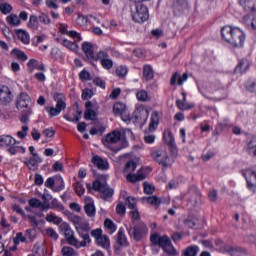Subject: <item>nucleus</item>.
Wrapping results in <instances>:
<instances>
[{
	"mask_svg": "<svg viewBox=\"0 0 256 256\" xmlns=\"http://www.w3.org/2000/svg\"><path fill=\"white\" fill-rule=\"evenodd\" d=\"M159 112L157 110L153 111L150 117V122L148 125V130H146V133H155L159 127Z\"/></svg>",
	"mask_w": 256,
	"mask_h": 256,
	"instance_id": "15",
	"label": "nucleus"
},
{
	"mask_svg": "<svg viewBox=\"0 0 256 256\" xmlns=\"http://www.w3.org/2000/svg\"><path fill=\"white\" fill-rule=\"evenodd\" d=\"M0 11L3 15H9L13 11V6L9 3H0Z\"/></svg>",
	"mask_w": 256,
	"mask_h": 256,
	"instance_id": "52",
	"label": "nucleus"
},
{
	"mask_svg": "<svg viewBox=\"0 0 256 256\" xmlns=\"http://www.w3.org/2000/svg\"><path fill=\"white\" fill-rule=\"evenodd\" d=\"M125 203H126L128 209H132V211L134 209H137V208H135V207H137V200H135V198L128 197V198H126V202Z\"/></svg>",
	"mask_w": 256,
	"mask_h": 256,
	"instance_id": "61",
	"label": "nucleus"
},
{
	"mask_svg": "<svg viewBox=\"0 0 256 256\" xmlns=\"http://www.w3.org/2000/svg\"><path fill=\"white\" fill-rule=\"evenodd\" d=\"M227 127H229L227 122L218 123L215 127L213 135H221V133H223L224 129H227Z\"/></svg>",
	"mask_w": 256,
	"mask_h": 256,
	"instance_id": "49",
	"label": "nucleus"
},
{
	"mask_svg": "<svg viewBox=\"0 0 256 256\" xmlns=\"http://www.w3.org/2000/svg\"><path fill=\"white\" fill-rule=\"evenodd\" d=\"M28 204L33 209H40V211H47L49 209V204L41 202L37 198H32L28 201Z\"/></svg>",
	"mask_w": 256,
	"mask_h": 256,
	"instance_id": "22",
	"label": "nucleus"
},
{
	"mask_svg": "<svg viewBox=\"0 0 256 256\" xmlns=\"http://www.w3.org/2000/svg\"><path fill=\"white\" fill-rule=\"evenodd\" d=\"M225 253L231 256H245L247 255V250L239 247L226 246L224 248Z\"/></svg>",
	"mask_w": 256,
	"mask_h": 256,
	"instance_id": "21",
	"label": "nucleus"
},
{
	"mask_svg": "<svg viewBox=\"0 0 256 256\" xmlns=\"http://www.w3.org/2000/svg\"><path fill=\"white\" fill-rule=\"evenodd\" d=\"M109 57V53L105 50H100L96 53V55L94 54V57L92 58V65L93 63L100 61V63H102L103 61H105L107 58Z\"/></svg>",
	"mask_w": 256,
	"mask_h": 256,
	"instance_id": "35",
	"label": "nucleus"
},
{
	"mask_svg": "<svg viewBox=\"0 0 256 256\" xmlns=\"http://www.w3.org/2000/svg\"><path fill=\"white\" fill-rule=\"evenodd\" d=\"M151 157L154 159V161H163L164 159H167V152L165 150H153L151 152Z\"/></svg>",
	"mask_w": 256,
	"mask_h": 256,
	"instance_id": "31",
	"label": "nucleus"
},
{
	"mask_svg": "<svg viewBox=\"0 0 256 256\" xmlns=\"http://www.w3.org/2000/svg\"><path fill=\"white\" fill-rule=\"evenodd\" d=\"M190 6L187 0H173L171 4V10L174 17H181L185 11H189Z\"/></svg>",
	"mask_w": 256,
	"mask_h": 256,
	"instance_id": "7",
	"label": "nucleus"
},
{
	"mask_svg": "<svg viewBox=\"0 0 256 256\" xmlns=\"http://www.w3.org/2000/svg\"><path fill=\"white\" fill-rule=\"evenodd\" d=\"M76 22L80 25V27L89 25L88 15L84 16L82 14H78Z\"/></svg>",
	"mask_w": 256,
	"mask_h": 256,
	"instance_id": "57",
	"label": "nucleus"
},
{
	"mask_svg": "<svg viewBox=\"0 0 256 256\" xmlns=\"http://www.w3.org/2000/svg\"><path fill=\"white\" fill-rule=\"evenodd\" d=\"M38 21L43 25H51V18H49V14L41 13L38 17Z\"/></svg>",
	"mask_w": 256,
	"mask_h": 256,
	"instance_id": "58",
	"label": "nucleus"
},
{
	"mask_svg": "<svg viewBox=\"0 0 256 256\" xmlns=\"http://www.w3.org/2000/svg\"><path fill=\"white\" fill-rule=\"evenodd\" d=\"M45 71V64L43 62H39L37 59H30L27 63V71L28 73H33V71Z\"/></svg>",
	"mask_w": 256,
	"mask_h": 256,
	"instance_id": "18",
	"label": "nucleus"
},
{
	"mask_svg": "<svg viewBox=\"0 0 256 256\" xmlns=\"http://www.w3.org/2000/svg\"><path fill=\"white\" fill-rule=\"evenodd\" d=\"M113 113L116 117L120 116L123 118L125 113H127V106L122 102H116L113 105Z\"/></svg>",
	"mask_w": 256,
	"mask_h": 256,
	"instance_id": "24",
	"label": "nucleus"
},
{
	"mask_svg": "<svg viewBox=\"0 0 256 256\" xmlns=\"http://www.w3.org/2000/svg\"><path fill=\"white\" fill-rule=\"evenodd\" d=\"M53 100L56 102L55 107L45 106V111L48 113L50 119H53V117H59L61 112L67 109V102L64 93L55 92L53 94Z\"/></svg>",
	"mask_w": 256,
	"mask_h": 256,
	"instance_id": "3",
	"label": "nucleus"
},
{
	"mask_svg": "<svg viewBox=\"0 0 256 256\" xmlns=\"http://www.w3.org/2000/svg\"><path fill=\"white\" fill-rule=\"evenodd\" d=\"M81 115H83V112L81 110H77V113L74 115V117L64 116V119L70 123H79V121H81Z\"/></svg>",
	"mask_w": 256,
	"mask_h": 256,
	"instance_id": "47",
	"label": "nucleus"
},
{
	"mask_svg": "<svg viewBox=\"0 0 256 256\" xmlns=\"http://www.w3.org/2000/svg\"><path fill=\"white\" fill-rule=\"evenodd\" d=\"M245 62L243 60H240L238 65L234 69V73H239L240 75H243V73H247V70L249 69V65H247L245 68Z\"/></svg>",
	"mask_w": 256,
	"mask_h": 256,
	"instance_id": "46",
	"label": "nucleus"
},
{
	"mask_svg": "<svg viewBox=\"0 0 256 256\" xmlns=\"http://www.w3.org/2000/svg\"><path fill=\"white\" fill-rule=\"evenodd\" d=\"M244 87L248 93H256V81L248 80Z\"/></svg>",
	"mask_w": 256,
	"mask_h": 256,
	"instance_id": "51",
	"label": "nucleus"
},
{
	"mask_svg": "<svg viewBox=\"0 0 256 256\" xmlns=\"http://www.w3.org/2000/svg\"><path fill=\"white\" fill-rule=\"evenodd\" d=\"M87 231V229H82L80 232H77L80 237H82V241L79 242L78 247H87V243H91V237H89V233L84 232Z\"/></svg>",
	"mask_w": 256,
	"mask_h": 256,
	"instance_id": "33",
	"label": "nucleus"
},
{
	"mask_svg": "<svg viewBox=\"0 0 256 256\" xmlns=\"http://www.w3.org/2000/svg\"><path fill=\"white\" fill-rule=\"evenodd\" d=\"M68 37H70L71 39H74V43L76 44L81 43V41H83V37H81V33L75 30L69 31Z\"/></svg>",
	"mask_w": 256,
	"mask_h": 256,
	"instance_id": "48",
	"label": "nucleus"
},
{
	"mask_svg": "<svg viewBox=\"0 0 256 256\" xmlns=\"http://www.w3.org/2000/svg\"><path fill=\"white\" fill-rule=\"evenodd\" d=\"M28 29H31L32 31H38L39 30V18L35 15H30L29 21L27 23Z\"/></svg>",
	"mask_w": 256,
	"mask_h": 256,
	"instance_id": "32",
	"label": "nucleus"
},
{
	"mask_svg": "<svg viewBox=\"0 0 256 256\" xmlns=\"http://www.w3.org/2000/svg\"><path fill=\"white\" fill-rule=\"evenodd\" d=\"M96 245H98V247H102V249H106V251H109V249H111V240L107 235H102L96 240Z\"/></svg>",
	"mask_w": 256,
	"mask_h": 256,
	"instance_id": "25",
	"label": "nucleus"
},
{
	"mask_svg": "<svg viewBox=\"0 0 256 256\" xmlns=\"http://www.w3.org/2000/svg\"><path fill=\"white\" fill-rule=\"evenodd\" d=\"M92 189L100 193V197L104 200L111 199L113 197V188L109 187L106 182H101V180H96L93 182Z\"/></svg>",
	"mask_w": 256,
	"mask_h": 256,
	"instance_id": "5",
	"label": "nucleus"
},
{
	"mask_svg": "<svg viewBox=\"0 0 256 256\" xmlns=\"http://www.w3.org/2000/svg\"><path fill=\"white\" fill-rule=\"evenodd\" d=\"M153 171V168H151V166H146V167H142L137 171V174L143 177V180L147 178V176L149 175V173Z\"/></svg>",
	"mask_w": 256,
	"mask_h": 256,
	"instance_id": "56",
	"label": "nucleus"
},
{
	"mask_svg": "<svg viewBox=\"0 0 256 256\" xmlns=\"http://www.w3.org/2000/svg\"><path fill=\"white\" fill-rule=\"evenodd\" d=\"M104 227L109 231L110 235H113L117 231V225L111 219H106L104 221Z\"/></svg>",
	"mask_w": 256,
	"mask_h": 256,
	"instance_id": "43",
	"label": "nucleus"
},
{
	"mask_svg": "<svg viewBox=\"0 0 256 256\" xmlns=\"http://www.w3.org/2000/svg\"><path fill=\"white\" fill-rule=\"evenodd\" d=\"M72 223L75 225V229L77 232H81V230L83 229H88V225L83 224V222L81 221V217L79 216H74L72 218Z\"/></svg>",
	"mask_w": 256,
	"mask_h": 256,
	"instance_id": "38",
	"label": "nucleus"
},
{
	"mask_svg": "<svg viewBox=\"0 0 256 256\" xmlns=\"http://www.w3.org/2000/svg\"><path fill=\"white\" fill-rule=\"evenodd\" d=\"M49 205V209H58L59 211H63V204L59 203V200L53 199Z\"/></svg>",
	"mask_w": 256,
	"mask_h": 256,
	"instance_id": "60",
	"label": "nucleus"
},
{
	"mask_svg": "<svg viewBox=\"0 0 256 256\" xmlns=\"http://www.w3.org/2000/svg\"><path fill=\"white\" fill-rule=\"evenodd\" d=\"M131 17L134 23H145L149 21V8L143 4V1H135L134 9H131Z\"/></svg>",
	"mask_w": 256,
	"mask_h": 256,
	"instance_id": "4",
	"label": "nucleus"
},
{
	"mask_svg": "<svg viewBox=\"0 0 256 256\" xmlns=\"http://www.w3.org/2000/svg\"><path fill=\"white\" fill-rule=\"evenodd\" d=\"M91 167H97L100 171H107L109 169V162L107 161H93Z\"/></svg>",
	"mask_w": 256,
	"mask_h": 256,
	"instance_id": "44",
	"label": "nucleus"
},
{
	"mask_svg": "<svg viewBox=\"0 0 256 256\" xmlns=\"http://www.w3.org/2000/svg\"><path fill=\"white\" fill-rule=\"evenodd\" d=\"M221 38L225 43L230 45L233 49H241L245 45L247 40V35L239 27H233L231 25H226L221 28Z\"/></svg>",
	"mask_w": 256,
	"mask_h": 256,
	"instance_id": "1",
	"label": "nucleus"
},
{
	"mask_svg": "<svg viewBox=\"0 0 256 256\" xmlns=\"http://www.w3.org/2000/svg\"><path fill=\"white\" fill-rule=\"evenodd\" d=\"M81 49L85 54L84 61L93 64V57H95V47L93 46V43L85 41L82 43Z\"/></svg>",
	"mask_w": 256,
	"mask_h": 256,
	"instance_id": "9",
	"label": "nucleus"
},
{
	"mask_svg": "<svg viewBox=\"0 0 256 256\" xmlns=\"http://www.w3.org/2000/svg\"><path fill=\"white\" fill-rule=\"evenodd\" d=\"M58 181L60 185L55 187V178L50 177L46 180L45 187H47L48 189H52L56 193H59V191H63V189H65V182L63 181L62 177H59Z\"/></svg>",
	"mask_w": 256,
	"mask_h": 256,
	"instance_id": "17",
	"label": "nucleus"
},
{
	"mask_svg": "<svg viewBox=\"0 0 256 256\" xmlns=\"http://www.w3.org/2000/svg\"><path fill=\"white\" fill-rule=\"evenodd\" d=\"M79 79L81 81H91V73H89V71L83 69L80 73H79Z\"/></svg>",
	"mask_w": 256,
	"mask_h": 256,
	"instance_id": "64",
	"label": "nucleus"
},
{
	"mask_svg": "<svg viewBox=\"0 0 256 256\" xmlns=\"http://www.w3.org/2000/svg\"><path fill=\"white\" fill-rule=\"evenodd\" d=\"M28 131H29V126L27 125L22 126L21 130L17 132L18 139H25V137H27Z\"/></svg>",
	"mask_w": 256,
	"mask_h": 256,
	"instance_id": "63",
	"label": "nucleus"
},
{
	"mask_svg": "<svg viewBox=\"0 0 256 256\" xmlns=\"http://www.w3.org/2000/svg\"><path fill=\"white\" fill-rule=\"evenodd\" d=\"M117 244L114 245L115 251H121V247H129V241H127V236H125V229L120 228L116 235Z\"/></svg>",
	"mask_w": 256,
	"mask_h": 256,
	"instance_id": "11",
	"label": "nucleus"
},
{
	"mask_svg": "<svg viewBox=\"0 0 256 256\" xmlns=\"http://www.w3.org/2000/svg\"><path fill=\"white\" fill-rule=\"evenodd\" d=\"M243 175L247 181L248 189L253 190L256 183V168H248L244 170Z\"/></svg>",
	"mask_w": 256,
	"mask_h": 256,
	"instance_id": "14",
	"label": "nucleus"
},
{
	"mask_svg": "<svg viewBox=\"0 0 256 256\" xmlns=\"http://www.w3.org/2000/svg\"><path fill=\"white\" fill-rule=\"evenodd\" d=\"M239 5L247 13H256V0H239Z\"/></svg>",
	"mask_w": 256,
	"mask_h": 256,
	"instance_id": "20",
	"label": "nucleus"
},
{
	"mask_svg": "<svg viewBox=\"0 0 256 256\" xmlns=\"http://www.w3.org/2000/svg\"><path fill=\"white\" fill-rule=\"evenodd\" d=\"M6 21L8 25H12L13 27H19V25H21V20L17 14H10L6 17Z\"/></svg>",
	"mask_w": 256,
	"mask_h": 256,
	"instance_id": "39",
	"label": "nucleus"
},
{
	"mask_svg": "<svg viewBox=\"0 0 256 256\" xmlns=\"http://www.w3.org/2000/svg\"><path fill=\"white\" fill-rule=\"evenodd\" d=\"M126 180L128 183H137L139 181H143V176L141 174H133L132 172L126 175Z\"/></svg>",
	"mask_w": 256,
	"mask_h": 256,
	"instance_id": "45",
	"label": "nucleus"
},
{
	"mask_svg": "<svg viewBox=\"0 0 256 256\" xmlns=\"http://www.w3.org/2000/svg\"><path fill=\"white\" fill-rule=\"evenodd\" d=\"M60 228L63 229L64 235L66 237V241L72 237V235H75V232L71 229V226L67 222H63L60 225Z\"/></svg>",
	"mask_w": 256,
	"mask_h": 256,
	"instance_id": "40",
	"label": "nucleus"
},
{
	"mask_svg": "<svg viewBox=\"0 0 256 256\" xmlns=\"http://www.w3.org/2000/svg\"><path fill=\"white\" fill-rule=\"evenodd\" d=\"M128 233L132 239L135 241H141L144 235H147V225L145 223L140 222L138 225H134L130 227Z\"/></svg>",
	"mask_w": 256,
	"mask_h": 256,
	"instance_id": "6",
	"label": "nucleus"
},
{
	"mask_svg": "<svg viewBox=\"0 0 256 256\" xmlns=\"http://www.w3.org/2000/svg\"><path fill=\"white\" fill-rule=\"evenodd\" d=\"M17 145V140L11 135H1L0 136V146L1 147H11Z\"/></svg>",
	"mask_w": 256,
	"mask_h": 256,
	"instance_id": "23",
	"label": "nucleus"
},
{
	"mask_svg": "<svg viewBox=\"0 0 256 256\" xmlns=\"http://www.w3.org/2000/svg\"><path fill=\"white\" fill-rule=\"evenodd\" d=\"M133 118L136 123H147V119H149V110L144 105H138L133 112Z\"/></svg>",
	"mask_w": 256,
	"mask_h": 256,
	"instance_id": "8",
	"label": "nucleus"
},
{
	"mask_svg": "<svg viewBox=\"0 0 256 256\" xmlns=\"http://www.w3.org/2000/svg\"><path fill=\"white\" fill-rule=\"evenodd\" d=\"M46 221L48 223H54V225H61V223H63V219H61V217L55 215V213L47 214Z\"/></svg>",
	"mask_w": 256,
	"mask_h": 256,
	"instance_id": "41",
	"label": "nucleus"
},
{
	"mask_svg": "<svg viewBox=\"0 0 256 256\" xmlns=\"http://www.w3.org/2000/svg\"><path fill=\"white\" fill-rule=\"evenodd\" d=\"M137 169V163L135 161H128L124 167V173H133Z\"/></svg>",
	"mask_w": 256,
	"mask_h": 256,
	"instance_id": "50",
	"label": "nucleus"
},
{
	"mask_svg": "<svg viewBox=\"0 0 256 256\" xmlns=\"http://www.w3.org/2000/svg\"><path fill=\"white\" fill-rule=\"evenodd\" d=\"M29 105H31V96L27 92L20 93L16 100L17 109H29Z\"/></svg>",
	"mask_w": 256,
	"mask_h": 256,
	"instance_id": "13",
	"label": "nucleus"
},
{
	"mask_svg": "<svg viewBox=\"0 0 256 256\" xmlns=\"http://www.w3.org/2000/svg\"><path fill=\"white\" fill-rule=\"evenodd\" d=\"M143 77L145 81H152V79H154L155 73L153 72V66H151V64L143 66Z\"/></svg>",
	"mask_w": 256,
	"mask_h": 256,
	"instance_id": "28",
	"label": "nucleus"
},
{
	"mask_svg": "<svg viewBox=\"0 0 256 256\" xmlns=\"http://www.w3.org/2000/svg\"><path fill=\"white\" fill-rule=\"evenodd\" d=\"M136 98L143 103L147 102L149 99V94L145 90H140L136 93Z\"/></svg>",
	"mask_w": 256,
	"mask_h": 256,
	"instance_id": "55",
	"label": "nucleus"
},
{
	"mask_svg": "<svg viewBox=\"0 0 256 256\" xmlns=\"http://www.w3.org/2000/svg\"><path fill=\"white\" fill-rule=\"evenodd\" d=\"M19 142H16V144H13L12 146H10L8 148V153H10V155H23L25 154V152L27 151L25 149V147L23 146H18Z\"/></svg>",
	"mask_w": 256,
	"mask_h": 256,
	"instance_id": "29",
	"label": "nucleus"
},
{
	"mask_svg": "<svg viewBox=\"0 0 256 256\" xmlns=\"http://www.w3.org/2000/svg\"><path fill=\"white\" fill-rule=\"evenodd\" d=\"M163 139L166 145H173V143H175V137L173 136V132H171V129L166 128L164 130Z\"/></svg>",
	"mask_w": 256,
	"mask_h": 256,
	"instance_id": "34",
	"label": "nucleus"
},
{
	"mask_svg": "<svg viewBox=\"0 0 256 256\" xmlns=\"http://www.w3.org/2000/svg\"><path fill=\"white\" fill-rule=\"evenodd\" d=\"M16 35L19 41L23 43V45H29L31 43V37L27 33V31L23 29L16 30Z\"/></svg>",
	"mask_w": 256,
	"mask_h": 256,
	"instance_id": "26",
	"label": "nucleus"
},
{
	"mask_svg": "<svg viewBox=\"0 0 256 256\" xmlns=\"http://www.w3.org/2000/svg\"><path fill=\"white\" fill-rule=\"evenodd\" d=\"M73 187L79 197H81V195H83L85 193V188L83 187V182L78 181L73 184Z\"/></svg>",
	"mask_w": 256,
	"mask_h": 256,
	"instance_id": "54",
	"label": "nucleus"
},
{
	"mask_svg": "<svg viewBox=\"0 0 256 256\" xmlns=\"http://www.w3.org/2000/svg\"><path fill=\"white\" fill-rule=\"evenodd\" d=\"M100 64L102 65L103 69H106V71L113 69V60H111L109 57L105 60H102Z\"/></svg>",
	"mask_w": 256,
	"mask_h": 256,
	"instance_id": "59",
	"label": "nucleus"
},
{
	"mask_svg": "<svg viewBox=\"0 0 256 256\" xmlns=\"http://www.w3.org/2000/svg\"><path fill=\"white\" fill-rule=\"evenodd\" d=\"M57 42L62 44L63 47H66V49H69L70 51H77L79 49V44L77 42H73L68 39H57Z\"/></svg>",
	"mask_w": 256,
	"mask_h": 256,
	"instance_id": "27",
	"label": "nucleus"
},
{
	"mask_svg": "<svg viewBox=\"0 0 256 256\" xmlns=\"http://www.w3.org/2000/svg\"><path fill=\"white\" fill-rule=\"evenodd\" d=\"M13 101V92L6 85H0V103L9 105Z\"/></svg>",
	"mask_w": 256,
	"mask_h": 256,
	"instance_id": "10",
	"label": "nucleus"
},
{
	"mask_svg": "<svg viewBox=\"0 0 256 256\" xmlns=\"http://www.w3.org/2000/svg\"><path fill=\"white\" fill-rule=\"evenodd\" d=\"M121 141V132L114 130L106 135L104 139H102V143L106 147H109V145H115V143H119Z\"/></svg>",
	"mask_w": 256,
	"mask_h": 256,
	"instance_id": "12",
	"label": "nucleus"
},
{
	"mask_svg": "<svg viewBox=\"0 0 256 256\" xmlns=\"http://www.w3.org/2000/svg\"><path fill=\"white\" fill-rule=\"evenodd\" d=\"M150 241L152 243V253L153 255H157L159 253V248L163 249L164 253H167V255L170 256H176L177 255V250L171 243V239L169 236H161L157 233L151 234L150 236Z\"/></svg>",
	"mask_w": 256,
	"mask_h": 256,
	"instance_id": "2",
	"label": "nucleus"
},
{
	"mask_svg": "<svg viewBox=\"0 0 256 256\" xmlns=\"http://www.w3.org/2000/svg\"><path fill=\"white\" fill-rule=\"evenodd\" d=\"M142 201H147V203H149V205L156 207V209L159 207V205H161V203H163L161 198H159L157 196L144 197V198H142Z\"/></svg>",
	"mask_w": 256,
	"mask_h": 256,
	"instance_id": "37",
	"label": "nucleus"
},
{
	"mask_svg": "<svg viewBox=\"0 0 256 256\" xmlns=\"http://www.w3.org/2000/svg\"><path fill=\"white\" fill-rule=\"evenodd\" d=\"M61 253L63 256H74L75 255V249L69 246H64L61 250Z\"/></svg>",
	"mask_w": 256,
	"mask_h": 256,
	"instance_id": "62",
	"label": "nucleus"
},
{
	"mask_svg": "<svg viewBox=\"0 0 256 256\" xmlns=\"http://www.w3.org/2000/svg\"><path fill=\"white\" fill-rule=\"evenodd\" d=\"M10 55H12L13 57H16L18 61H22L23 63L24 61H27V59H29V56H27V54H25L23 50H20L18 48L12 49V51L10 52Z\"/></svg>",
	"mask_w": 256,
	"mask_h": 256,
	"instance_id": "30",
	"label": "nucleus"
},
{
	"mask_svg": "<svg viewBox=\"0 0 256 256\" xmlns=\"http://www.w3.org/2000/svg\"><path fill=\"white\" fill-rule=\"evenodd\" d=\"M127 73H129V69L124 65H119L115 70V74L119 79H125V77H127Z\"/></svg>",
	"mask_w": 256,
	"mask_h": 256,
	"instance_id": "42",
	"label": "nucleus"
},
{
	"mask_svg": "<svg viewBox=\"0 0 256 256\" xmlns=\"http://www.w3.org/2000/svg\"><path fill=\"white\" fill-rule=\"evenodd\" d=\"M84 203V211L88 217H95V204L93 203V199L91 197H85Z\"/></svg>",
	"mask_w": 256,
	"mask_h": 256,
	"instance_id": "19",
	"label": "nucleus"
},
{
	"mask_svg": "<svg viewBox=\"0 0 256 256\" xmlns=\"http://www.w3.org/2000/svg\"><path fill=\"white\" fill-rule=\"evenodd\" d=\"M84 119L86 121H96L97 112L93 110V102L87 101L85 103Z\"/></svg>",
	"mask_w": 256,
	"mask_h": 256,
	"instance_id": "16",
	"label": "nucleus"
},
{
	"mask_svg": "<svg viewBox=\"0 0 256 256\" xmlns=\"http://www.w3.org/2000/svg\"><path fill=\"white\" fill-rule=\"evenodd\" d=\"M189 203L192 205V207L201 205V192L199 190H196L195 193L190 196Z\"/></svg>",
	"mask_w": 256,
	"mask_h": 256,
	"instance_id": "36",
	"label": "nucleus"
},
{
	"mask_svg": "<svg viewBox=\"0 0 256 256\" xmlns=\"http://www.w3.org/2000/svg\"><path fill=\"white\" fill-rule=\"evenodd\" d=\"M197 253H199V247L197 246H190L184 251L185 256H197Z\"/></svg>",
	"mask_w": 256,
	"mask_h": 256,
	"instance_id": "53",
	"label": "nucleus"
}]
</instances>
